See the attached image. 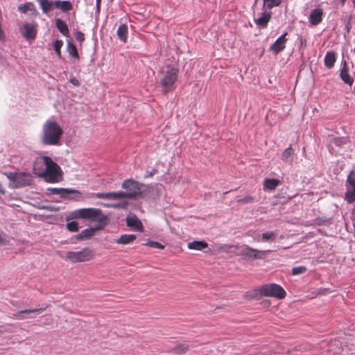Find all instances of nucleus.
Instances as JSON below:
<instances>
[{
    "instance_id": "2eb2a0df",
    "label": "nucleus",
    "mask_w": 355,
    "mask_h": 355,
    "mask_svg": "<svg viewBox=\"0 0 355 355\" xmlns=\"http://www.w3.org/2000/svg\"><path fill=\"white\" fill-rule=\"evenodd\" d=\"M96 197L100 199L119 200L125 198L123 191L98 193Z\"/></svg>"
},
{
    "instance_id": "2f4dec72",
    "label": "nucleus",
    "mask_w": 355,
    "mask_h": 355,
    "mask_svg": "<svg viewBox=\"0 0 355 355\" xmlns=\"http://www.w3.org/2000/svg\"><path fill=\"white\" fill-rule=\"evenodd\" d=\"M282 0H263V7L268 9H272L275 7L279 6Z\"/></svg>"
},
{
    "instance_id": "4c0bfd02",
    "label": "nucleus",
    "mask_w": 355,
    "mask_h": 355,
    "mask_svg": "<svg viewBox=\"0 0 355 355\" xmlns=\"http://www.w3.org/2000/svg\"><path fill=\"white\" fill-rule=\"evenodd\" d=\"M254 201V199L251 196H245V198H240V199L237 200V202L239 203H241V204L251 203V202H253Z\"/></svg>"
},
{
    "instance_id": "ddd939ff",
    "label": "nucleus",
    "mask_w": 355,
    "mask_h": 355,
    "mask_svg": "<svg viewBox=\"0 0 355 355\" xmlns=\"http://www.w3.org/2000/svg\"><path fill=\"white\" fill-rule=\"evenodd\" d=\"M49 191L51 194L60 195L63 198H68L71 193H74L77 197H80L81 193L73 189H64V188H49Z\"/></svg>"
},
{
    "instance_id": "37998d69",
    "label": "nucleus",
    "mask_w": 355,
    "mask_h": 355,
    "mask_svg": "<svg viewBox=\"0 0 355 355\" xmlns=\"http://www.w3.org/2000/svg\"><path fill=\"white\" fill-rule=\"evenodd\" d=\"M158 172V171L155 168H153L148 174L146 175V178L151 177L156 174Z\"/></svg>"
},
{
    "instance_id": "8fccbe9b",
    "label": "nucleus",
    "mask_w": 355,
    "mask_h": 355,
    "mask_svg": "<svg viewBox=\"0 0 355 355\" xmlns=\"http://www.w3.org/2000/svg\"><path fill=\"white\" fill-rule=\"evenodd\" d=\"M352 3L354 4V6L355 7V0H352Z\"/></svg>"
},
{
    "instance_id": "0eeeda50",
    "label": "nucleus",
    "mask_w": 355,
    "mask_h": 355,
    "mask_svg": "<svg viewBox=\"0 0 355 355\" xmlns=\"http://www.w3.org/2000/svg\"><path fill=\"white\" fill-rule=\"evenodd\" d=\"M64 259L71 263L85 262L91 260L94 257V252L89 248H84L80 251H67Z\"/></svg>"
},
{
    "instance_id": "4be33fe9",
    "label": "nucleus",
    "mask_w": 355,
    "mask_h": 355,
    "mask_svg": "<svg viewBox=\"0 0 355 355\" xmlns=\"http://www.w3.org/2000/svg\"><path fill=\"white\" fill-rule=\"evenodd\" d=\"M37 1L40 4L43 13L47 14L55 8L53 1L37 0Z\"/></svg>"
},
{
    "instance_id": "39448f33",
    "label": "nucleus",
    "mask_w": 355,
    "mask_h": 355,
    "mask_svg": "<svg viewBox=\"0 0 355 355\" xmlns=\"http://www.w3.org/2000/svg\"><path fill=\"white\" fill-rule=\"evenodd\" d=\"M177 78L178 69L175 68H168L162 72L159 82L164 93H168L175 89Z\"/></svg>"
},
{
    "instance_id": "f8f14e48",
    "label": "nucleus",
    "mask_w": 355,
    "mask_h": 355,
    "mask_svg": "<svg viewBox=\"0 0 355 355\" xmlns=\"http://www.w3.org/2000/svg\"><path fill=\"white\" fill-rule=\"evenodd\" d=\"M272 12L270 11L264 10L259 17L254 19V21L259 28H265L270 20Z\"/></svg>"
},
{
    "instance_id": "c85d7f7f",
    "label": "nucleus",
    "mask_w": 355,
    "mask_h": 355,
    "mask_svg": "<svg viewBox=\"0 0 355 355\" xmlns=\"http://www.w3.org/2000/svg\"><path fill=\"white\" fill-rule=\"evenodd\" d=\"M277 238V233L274 232H268L261 234V239H258V241L266 242L268 241H275Z\"/></svg>"
},
{
    "instance_id": "09e8293b",
    "label": "nucleus",
    "mask_w": 355,
    "mask_h": 355,
    "mask_svg": "<svg viewBox=\"0 0 355 355\" xmlns=\"http://www.w3.org/2000/svg\"><path fill=\"white\" fill-rule=\"evenodd\" d=\"M339 1H340V3L343 6L347 0H339Z\"/></svg>"
},
{
    "instance_id": "bb28decb",
    "label": "nucleus",
    "mask_w": 355,
    "mask_h": 355,
    "mask_svg": "<svg viewBox=\"0 0 355 355\" xmlns=\"http://www.w3.org/2000/svg\"><path fill=\"white\" fill-rule=\"evenodd\" d=\"M280 184V181L275 178H266L263 182L264 189L275 190L278 185Z\"/></svg>"
},
{
    "instance_id": "72a5a7b5",
    "label": "nucleus",
    "mask_w": 355,
    "mask_h": 355,
    "mask_svg": "<svg viewBox=\"0 0 355 355\" xmlns=\"http://www.w3.org/2000/svg\"><path fill=\"white\" fill-rule=\"evenodd\" d=\"M62 45H63V42L62 40H57L53 42L54 50L60 58H62L61 48H62Z\"/></svg>"
},
{
    "instance_id": "9d476101",
    "label": "nucleus",
    "mask_w": 355,
    "mask_h": 355,
    "mask_svg": "<svg viewBox=\"0 0 355 355\" xmlns=\"http://www.w3.org/2000/svg\"><path fill=\"white\" fill-rule=\"evenodd\" d=\"M37 27L36 24L25 23L21 27V35L27 40H33L37 35Z\"/></svg>"
},
{
    "instance_id": "a211bd4d",
    "label": "nucleus",
    "mask_w": 355,
    "mask_h": 355,
    "mask_svg": "<svg viewBox=\"0 0 355 355\" xmlns=\"http://www.w3.org/2000/svg\"><path fill=\"white\" fill-rule=\"evenodd\" d=\"M54 7L62 10L63 12H67L72 10L73 6L69 1L55 0L53 1Z\"/></svg>"
},
{
    "instance_id": "f3484780",
    "label": "nucleus",
    "mask_w": 355,
    "mask_h": 355,
    "mask_svg": "<svg viewBox=\"0 0 355 355\" xmlns=\"http://www.w3.org/2000/svg\"><path fill=\"white\" fill-rule=\"evenodd\" d=\"M18 10L23 13L30 12V14L34 16H37L38 15V12L37 11L34 3L31 1L19 5Z\"/></svg>"
},
{
    "instance_id": "c756f323",
    "label": "nucleus",
    "mask_w": 355,
    "mask_h": 355,
    "mask_svg": "<svg viewBox=\"0 0 355 355\" xmlns=\"http://www.w3.org/2000/svg\"><path fill=\"white\" fill-rule=\"evenodd\" d=\"M67 52L71 56L76 59H79V54L78 52V49L75 44H73L71 42H67Z\"/></svg>"
},
{
    "instance_id": "a878e982",
    "label": "nucleus",
    "mask_w": 355,
    "mask_h": 355,
    "mask_svg": "<svg viewBox=\"0 0 355 355\" xmlns=\"http://www.w3.org/2000/svg\"><path fill=\"white\" fill-rule=\"evenodd\" d=\"M128 28L126 24H121L119 26L117 30V36L119 39L123 42H127Z\"/></svg>"
},
{
    "instance_id": "4468645a",
    "label": "nucleus",
    "mask_w": 355,
    "mask_h": 355,
    "mask_svg": "<svg viewBox=\"0 0 355 355\" xmlns=\"http://www.w3.org/2000/svg\"><path fill=\"white\" fill-rule=\"evenodd\" d=\"M323 17V10L321 8L313 9L309 16V22L313 26H317L321 23Z\"/></svg>"
},
{
    "instance_id": "c9c22d12",
    "label": "nucleus",
    "mask_w": 355,
    "mask_h": 355,
    "mask_svg": "<svg viewBox=\"0 0 355 355\" xmlns=\"http://www.w3.org/2000/svg\"><path fill=\"white\" fill-rule=\"evenodd\" d=\"M67 230L71 232H76L78 231V223L77 221H71L67 224Z\"/></svg>"
},
{
    "instance_id": "b1692460",
    "label": "nucleus",
    "mask_w": 355,
    "mask_h": 355,
    "mask_svg": "<svg viewBox=\"0 0 355 355\" xmlns=\"http://www.w3.org/2000/svg\"><path fill=\"white\" fill-rule=\"evenodd\" d=\"M187 247L190 250H202L208 248V243L204 241H193L188 243Z\"/></svg>"
},
{
    "instance_id": "dca6fc26",
    "label": "nucleus",
    "mask_w": 355,
    "mask_h": 355,
    "mask_svg": "<svg viewBox=\"0 0 355 355\" xmlns=\"http://www.w3.org/2000/svg\"><path fill=\"white\" fill-rule=\"evenodd\" d=\"M340 78L342 79V80L345 83H346L350 86L353 84L354 79L349 74V67H348L347 62L346 61H344L343 62V67L340 71Z\"/></svg>"
},
{
    "instance_id": "49530a36",
    "label": "nucleus",
    "mask_w": 355,
    "mask_h": 355,
    "mask_svg": "<svg viewBox=\"0 0 355 355\" xmlns=\"http://www.w3.org/2000/svg\"><path fill=\"white\" fill-rule=\"evenodd\" d=\"M5 189H3V187H2L1 184L0 183V193H2V194H4L5 193Z\"/></svg>"
},
{
    "instance_id": "f03ea898",
    "label": "nucleus",
    "mask_w": 355,
    "mask_h": 355,
    "mask_svg": "<svg viewBox=\"0 0 355 355\" xmlns=\"http://www.w3.org/2000/svg\"><path fill=\"white\" fill-rule=\"evenodd\" d=\"M63 135V130L55 121L48 120L42 126V143L48 146H58L60 144V139Z\"/></svg>"
},
{
    "instance_id": "ea45409f",
    "label": "nucleus",
    "mask_w": 355,
    "mask_h": 355,
    "mask_svg": "<svg viewBox=\"0 0 355 355\" xmlns=\"http://www.w3.org/2000/svg\"><path fill=\"white\" fill-rule=\"evenodd\" d=\"M75 38L81 44L85 41V35L83 33H82L80 31H78L75 34Z\"/></svg>"
},
{
    "instance_id": "5701e85b",
    "label": "nucleus",
    "mask_w": 355,
    "mask_h": 355,
    "mask_svg": "<svg viewBox=\"0 0 355 355\" xmlns=\"http://www.w3.org/2000/svg\"><path fill=\"white\" fill-rule=\"evenodd\" d=\"M55 26L58 31L66 37L69 35V30L66 22L61 19H55Z\"/></svg>"
},
{
    "instance_id": "1a4fd4ad",
    "label": "nucleus",
    "mask_w": 355,
    "mask_h": 355,
    "mask_svg": "<svg viewBox=\"0 0 355 355\" xmlns=\"http://www.w3.org/2000/svg\"><path fill=\"white\" fill-rule=\"evenodd\" d=\"M270 252V250H259L248 245L241 247L240 255L248 259H263Z\"/></svg>"
},
{
    "instance_id": "7ed1b4c3",
    "label": "nucleus",
    "mask_w": 355,
    "mask_h": 355,
    "mask_svg": "<svg viewBox=\"0 0 355 355\" xmlns=\"http://www.w3.org/2000/svg\"><path fill=\"white\" fill-rule=\"evenodd\" d=\"M254 297L259 295L271 297L280 300L284 299L286 295V293L282 286L277 284H268L263 285L259 288L254 290Z\"/></svg>"
},
{
    "instance_id": "aec40b11",
    "label": "nucleus",
    "mask_w": 355,
    "mask_h": 355,
    "mask_svg": "<svg viewBox=\"0 0 355 355\" xmlns=\"http://www.w3.org/2000/svg\"><path fill=\"white\" fill-rule=\"evenodd\" d=\"M295 150L291 146L286 148L282 155V159L284 162L291 164L293 161Z\"/></svg>"
},
{
    "instance_id": "de8ad7c7",
    "label": "nucleus",
    "mask_w": 355,
    "mask_h": 355,
    "mask_svg": "<svg viewBox=\"0 0 355 355\" xmlns=\"http://www.w3.org/2000/svg\"><path fill=\"white\" fill-rule=\"evenodd\" d=\"M101 1V0H96V7L98 9L100 8Z\"/></svg>"
},
{
    "instance_id": "58836bf2",
    "label": "nucleus",
    "mask_w": 355,
    "mask_h": 355,
    "mask_svg": "<svg viewBox=\"0 0 355 355\" xmlns=\"http://www.w3.org/2000/svg\"><path fill=\"white\" fill-rule=\"evenodd\" d=\"M146 245L150 247L155 248L157 249H164V245H162V243L157 242V241H149L146 243Z\"/></svg>"
},
{
    "instance_id": "a18cd8bd",
    "label": "nucleus",
    "mask_w": 355,
    "mask_h": 355,
    "mask_svg": "<svg viewBox=\"0 0 355 355\" xmlns=\"http://www.w3.org/2000/svg\"><path fill=\"white\" fill-rule=\"evenodd\" d=\"M345 28H346L347 31L349 33L351 29V24H350L349 21L347 22V24L346 25Z\"/></svg>"
},
{
    "instance_id": "6e6552de",
    "label": "nucleus",
    "mask_w": 355,
    "mask_h": 355,
    "mask_svg": "<svg viewBox=\"0 0 355 355\" xmlns=\"http://www.w3.org/2000/svg\"><path fill=\"white\" fill-rule=\"evenodd\" d=\"M122 188L125 198L135 199L141 196V190L139 182L133 180H125L122 184Z\"/></svg>"
},
{
    "instance_id": "9b49d317",
    "label": "nucleus",
    "mask_w": 355,
    "mask_h": 355,
    "mask_svg": "<svg viewBox=\"0 0 355 355\" xmlns=\"http://www.w3.org/2000/svg\"><path fill=\"white\" fill-rule=\"evenodd\" d=\"M287 35V33H284L282 36L276 40L274 44L271 45L270 50L275 55H277L285 49L287 41L286 37Z\"/></svg>"
},
{
    "instance_id": "7c9ffc66",
    "label": "nucleus",
    "mask_w": 355,
    "mask_h": 355,
    "mask_svg": "<svg viewBox=\"0 0 355 355\" xmlns=\"http://www.w3.org/2000/svg\"><path fill=\"white\" fill-rule=\"evenodd\" d=\"M96 229L89 228L83 230L78 236V239H85L92 236L95 233Z\"/></svg>"
},
{
    "instance_id": "e433bc0d",
    "label": "nucleus",
    "mask_w": 355,
    "mask_h": 355,
    "mask_svg": "<svg viewBox=\"0 0 355 355\" xmlns=\"http://www.w3.org/2000/svg\"><path fill=\"white\" fill-rule=\"evenodd\" d=\"M347 183L352 188H355V171H352L347 176Z\"/></svg>"
},
{
    "instance_id": "c03bdc74",
    "label": "nucleus",
    "mask_w": 355,
    "mask_h": 355,
    "mask_svg": "<svg viewBox=\"0 0 355 355\" xmlns=\"http://www.w3.org/2000/svg\"><path fill=\"white\" fill-rule=\"evenodd\" d=\"M2 234L3 232L0 233V245H4L8 242L2 237Z\"/></svg>"
},
{
    "instance_id": "423d86ee",
    "label": "nucleus",
    "mask_w": 355,
    "mask_h": 355,
    "mask_svg": "<svg viewBox=\"0 0 355 355\" xmlns=\"http://www.w3.org/2000/svg\"><path fill=\"white\" fill-rule=\"evenodd\" d=\"M7 178L10 181V187L19 188L30 185L32 182V176L29 173L19 172L12 173L9 172L5 173Z\"/></svg>"
},
{
    "instance_id": "6ab92c4d",
    "label": "nucleus",
    "mask_w": 355,
    "mask_h": 355,
    "mask_svg": "<svg viewBox=\"0 0 355 355\" xmlns=\"http://www.w3.org/2000/svg\"><path fill=\"white\" fill-rule=\"evenodd\" d=\"M127 225L137 230L139 232H143V225L139 219L136 216L127 218Z\"/></svg>"
},
{
    "instance_id": "79ce46f5",
    "label": "nucleus",
    "mask_w": 355,
    "mask_h": 355,
    "mask_svg": "<svg viewBox=\"0 0 355 355\" xmlns=\"http://www.w3.org/2000/svg\"><path fill=\"white\" fill-rule=\"evenodd\" d=\"M128 203L127 202H123V203H121V204H119V205H107V207H122V208H125L126 206H127Z\"/></svg>"
},
{
    "instance_id": "393cba45",
    "label": "nucleus",
    "mask_w": 355,
    "mask_h": 355,
    "mask_svg": "<svg viewBox=\"0 0 355 355\" xmlns=\"http://www.w3.org/2000/svg\"><path fill=\"white\" fill-rule=\"evenodd\" d=\"M336 60V53L334 51L327 52L324 57V65L328 68L331 69L334 67Z\"/></svg>"
},
{
    "instance_id": "cd10ccee",
    "label": "nucleus",
    "mask_w": 355,
    "mask_h": 355,
    "mask_svg": "<svg viewBox=\"0 0 355 355\" xmlns=\"http://www.w3.org/2000/svg\"><path fill=\"white\" fill-rule=\"evenodd\" d=\"M46 308H40V309H26L23 311H20L13 315V318L18 319V320H22L24 319L25 317L24 316V313H41L43 311H44Z\"/></svg>"
},
{
    "instance_id": "f257e3e1",
    "label": "nucleus",
    "mask_w": 355,
    "mask_h": 355,
    "mask_svg": "<svg viewBox=\"0 0 355 355\" xmlns=\"http://www.w3.org/2000/svg\"><path fill=\"white\" fill-rule=\"evenodd\" d=\"M33 172L50 183L59 182L62 172L60 166L48 156L37 157L33 165Z\"/></svg>"
},
{
    "instance_id": "f704fd0d",
    "label": "nucleus",
    "mask_w": 355,
    "mask_h": 355,
    "mask_svg": "<svg viewBox=\"0 0 355 355\" xmlns=\"http://www.w3.org/2000/svg\"><path fill=\"white\" fill-rule=\"evenodd\" d=\"M306 270H307L306 267L304 266L294 267L292 269V274L293 275H301V274L306 272Z\"/></svg>"
},
{
    "instance_id": "473e14b6",
    "label": "nucleus",
    "mask_w": 355,
    "mask_h": 355,
    "mask_svg": "<svg viewBox=\"0 0 355 355\" xmlns=\"http://www.w3.org/2000/svg\"><path fill=\"white\" fill-rule=\"evenodd\" d=\"M345 200L349 203H352L355 201V188L348 189L345 193Z\"/></svg>"
},
{
    "instance_id": "a19ab883",
    "label": "nucleus",
    "mask_w": 355,
    "mask_h": 355,
    "mask_svg": "<svg viewBox=\"0 0 355 355\" xmlns=\"http://www.w3.org/2000/svg\"><path fill=\"white\" fill-rule=\"evenodd\" d=\"M69 82L76 87H78L80 85L79 80L75 77H71L69 79Z\"/></svg>"
},
{
    "instance_id": "20e7f679",
    "label": "nucleus",
    "mask_w": 355,
    "mask_h": 355,
    "mask_svg": "<svg viewBox=\"0 0 355 355\" xmlns=\"http://www.w3.org/2000/svg\"><path fill=\"white\" fill-rule=\"evenodd\" d=\"M76 218L89 219L101 224H105L107 217L103 214L102 210L96 208H83L74 212Z\"/></svg>"
},
{
    "instance_id": "412c9836",
    "label": "nucleus",
    "mask_w": 355,
    "mask_h": 355,
    "mask_svg": "<svg viewBox=\"0 0 355 355\" xmlns=\"http://www.w3.org/2000/svg\"><path fill=\"white\" fill-rule=\"evenodd\" d=\"M136 236L135 234H122L121 236L114 241V243L121 245H127L132 243L135 239Z\"/></svg>"
}]
</instances>
